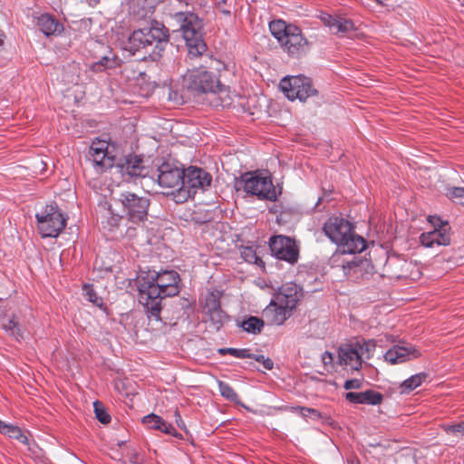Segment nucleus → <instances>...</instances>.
Here are the masks:
<instances>
[{
  "mask_svg": "<svg viewBox=\"0 0 464 464\" xmlns=\"http://www.w3.org/2000/svg\"><path fill=\"white\" fill-rule=\"evenodd\" d=\"M158 172L159 185L163 188L171 189L164 193L174 197L179 188L183 187L184 170L171 163L164 162L159 167Z\"/></svg>",
  "mask_w": 464,
  "mask_h": 464,
  "instance_id": "4468645a",
  "label": "nucleus"
},
{
  "mask_svg": "<svg viewBox=\"0 0 464 464\" xmlns=\"http://www.w3.org/2000/svg\"><path fill=\"white\" fill-rule=\"evenodd\" d=\"M362 385V381L360 379H351L345 381L343 384V388L345 390H357L360 389Z\"/></svg>",
  "mask_w": 464,
  "mask_h": 464,
  "instance_id": "c03bdc74",
  "label": "nucleus"
},
{
  "mask_svg": "<svg viewBox=\"0 0 464 464\" xmlns=\"http://www.w3.org/2000/svg\"><path fill=\"white\" fill-rule=\"evenodd\" d=\"M159 430L166 433V434H169V435H171L173 437H179V433L178 431L176 430V429L169 423L166 422L164 420H162L161 423H160V428L159 429Z\"/></svg>",
  "mask_w": 464,
  "mask_h": 464,
  "instance_id": "37998d69",
  "label": "nucleus"
},
{
  "mask_svg": "<svg viewBox=\"0 0 464 464\" xmlns=\"http://www.w3.org/2000/svg\"><path fill=\"white\" fill-rule=\"evenodd\" d=\"M279 87L291 101L298 99L304 102L317 93L312 84V80L304 75L286 76L281 80Z\"/></svg>",
  "mask_w": 464,
  "mask_h": 464,
  "instance_id": "9b49d317",
  "label": "nucleus"
},
{
  "mask_svg": "<svg viewBox=\"0 0 464 464\" xmlns=\"http://www.w3.org/2000/svg\"><path fill=\"white\" fill-rule=\"evenodd\" d=\"M263 326V320L256 316H249L246 320H244L241 323L243 330L253 334H259L262 331Z\"/></svg>",
  "mask_w": 464,
  "mask_h": 464,
  "instance_id": "bb28decb",
  "label": "nucleus"
},
{
  "mask_svg": "<svg viewBox=\"0 0 464 464\" xmlns=\"http://www.w3.org/2000/svg\"><path fill=\"white\" fill-rule=\"evenodd\" d=\"M174 416H175V420H176V423L177 425L181 428L182 430H186V426H185V423L181 418V415L179 414V411H175V413H174Z\"/></svg>",
  "mask_w": 464,
  "mask_h": 464,
  "instance_id": "09e8293b",
  "label": "nucleus"
},
{
  "mask_svg": "<svg viewBox=\"0 0 464 464\" xmlns=\"http://www.w3.org/2000/svg\"><path fill=\"white\" fill-rule=\"evenodd\" d=\"M443 429L449 435H452L458 438L464 437V421L452 425H444Z\"/></svg>",
  "mask_w": 464,
  "mask_h": 464,
  "instance_id": "c9c22d12",
  "label": "nucleus"
},
{
  "mask_svg": "<svg viewBox=\"0 0 464 464\" xmlns=\"http://www.w3.org/2000/svg\"><path fill=\"white\" fill-rule=\"evenodd\" d=\"M218 384L219 392L222 397L233 402L237 401L238 396L230 384L222 381H218Z\"/></svg>",
  "mask_w": 464,
  "mask_h": 464,
  "instance_id": "c756f323",
  "label": "nucleus"
},
{
  "mask_svg": "<svg viewBox=\"0 0 464 464\" xmlns=\"http://www.w3.org/2000/svg\"><path fill=\"white\" fill-rule=\"evenodd\" d=\"M162 418L155 414H150L142 419V423L145 424L149 429L159 430Z\"/></svg>",
  "mask_w": 464,
  "mask_h": 464,
  "instance_id": "e433bc0d",
  "label": "nucleus"
},
{
  "mask_svg": "<svg viewBox=\"0 0 464 464\" xmlns=\"http://www.w3.org/2000/svg\"><path fill=\"white\" fill-rule=\"evenodd\" d=\"M179 275L173 270L149 272L137 278L139 301L145 307L148 316L160 320L161 302L179 293Z\"/></svg>",
  "mask_w": 464,
  "mask_h": 464,
  "instance_id": "f257e3e1",
  "label": "nucleus"
},
{
  "mask_svg": "<svg viewBox=\"0 0 464 464\" xmlns=\"http://www.w3.org/2000/svg\"><path fill=\"white\" fill-rule=\"evenodd\" d=\"M114 210H121L124 218L137 224L146 219L150 200L130 191L112 192Z\"/></svg>",
  "mask_w": 464,
  "mask_h": 464,
  "instance_id": "6e6552de",
  "label": "nucleus"
},
{
  "mask_svg": "<svg viewBox=\"0 0 464 464\" xmlns=\"http://www.w3.org/2000/svg\"><path fill=\"white\" fill-rule=\"evenodd\" d=\"M169 40L167 28L154 22L149 27L135 30L129 37L130 50L133 53L144 50L153 56H160Z\"/></svg>",
  "mask_w": 464,
  "mask_h": 464,
  "instance_id": "39448f33",
  "label": "nucleus"
},
{
  "mask_svg": "<svg viewBox=\"0 0 464 464\" xmlns=\"http://www.w3.org/2000/svg\"><path fill=\"white\" fill-rule=\"evenodd\" d=\"M211 175L206 170L191 166L184 171L183 187L174 195L176 202H184L192 197L198 189L205 190L210 187Z\"/></svg>",
  "mask_w": 464,
  "mask_h": 464,
  "instance_id": "1a4fd4ad",
  "label": "nucleus"
},
{
  "mask_svg": "<svg viewBox=\"0 0 464 464\" xmlns=\"http://www.w3.org/2000/svg\"><path fill=\"white\" fill-rule=\"evenodd\" d=\"M219 298L214 293H209L205 299L204 311L208 314L211 312L220 309Z\"/></svg>",
  "mask_w": 464,
  "mask_h": 464,
  "instance_id": "2f4dec72",
  "label": "nucleus"
},
{
  "mask_svg": "<svg viewBox=\"0 0 464 464\" xmlns=\"http://www.w3.org/2000/svg\"><path fill=\"white\" fill-rule=\"evenodd\" d=\"M82 290L83 295L89 302L92 303L93 304L99 307L102 305V299L97 295V294L95 293L92 286H90L89 285H85Z\"/></svg>",
  "mask_w": 464,
  "mask_h": 464,
  "instance_id": "72a5a7b5",
  "label": "nucleus"
},
{
  "mask_svg": "<svg viewBox=\"0 0 464 464\" xmlns=\"http://www.w3.org/2000/svg\"><path fill=\"white\" fill-rule=\"evenodd\" d=\"M0 433L7 435L11 439L17 440L24 445L29 443L28 438L24 434L19 427L6 424L2 420H0Z\"/></svg>",
  "mask_w": 464,
  "mask_h": 464,
  "instance_id": "b1692460",
  "label": "nucleus"
},
{
  "mask_svg": "<svg viewBox=\"0 0 464 464\" xmlns=\"http://www.w3.org/2000/svg\"><path fill=\"white\" fill-rule=\"evenodd\" d=\"M448 196L456 200L459 204L464 205V188L453 187L449 189Z\"/></svg>",
  "mask_w": 464,
  "mask_h": 464,
  "instance_id": "4c0bfd02",
  "label": "nucleus"
},
{
  "mask_svg": "<svg viewBox=\"0 0 464 464\" xmlns=\"http://www.w3.org/2000/svg\"><path fill=\"white\" fill-rule=\"evenodd\" d=\"M251 359H255L256 362L262 363L266 370H272L274 367V362L263 354H253Z\"/></svg>",
  "mask_w": 464,
  "mask_h": 464,
  "instance_id": "a19ab883",
  "label": "nucleus"
},
{
  "mask_svg": "<svg viewBox=\"0 0 464 464\" xmlns=\"http://www.w3.org/2000/svg\"><path fill=\"white\" fill-rule=\"evenodd\" d=\"M269 248L273 256L291 265L297 262L299 249L295 241L285 236H275L269 240Z\"/></svg>",
  "mask_w": 464,
  "mask_h": 464,
  "instance_id": "ddd939ff",
  "label": "nucleus"
},
{
  "mask_svg": "<svg viewBox=\"0 0 464 464\" xmlns=\"http://www.w3.org/2000/svg\"><path fill=\"white\" fill-rule=\"evenodd\" d=\"M364 357V347L360 342L342 344L338 349V364L347 370L359 371Z\"/></svg>",
  "mask_w": 464,
  "mask_h": 464,
  "instance_id": "dca6fc26",
  "label": "nucleus"
},
{
  "mask_svg": "<svg viewBox=\"0 0 464 464\" xmlns=\"http://www.w3.org/2000/svg\"><path fill=\"white\" fill-rule=\"evenodd\" d=\"M138 4H142V8L146 10L153 9L161 0H137Z\"/></svg>",
  "mask_w": 464,
  "mask_h": 464,
  "instance_id": "49530a36",
  "label": "nucleus"
},
{
  "mask_svg": "<svg viewBox=\"0 0 464 464\" xmlns=\"http://www.w3.org/2000/svg\"><path fill=\"white\" fill-rule=\"evenodd\" d=\"M219 10L227 16H230L233 0H213Z\"/></svg>",
  "mask_w": 464,
  "mask_h": 464,
  "instance_id": "ea45409f",
  "label": "nucleus"
},
{
  "mask_svg": "<svg viewBox=\"0 0 464 464\" xmlns=\"http://www.w3.org/2000/svg\"><path fill=\"white\" fill-rule=\"evenodd\" d=\"M361 345H363L364 347V357L366 359H369L374 350L375 344L371 341H364Z\"/></svg>",
  "mask_w": 464,
  "mask_h": 464,
  "instance_id": "a18cd8bd",
  "label": "nucleus"
},
{
  "mask_svg": "<svg viewBox=\"0 0 464 464\" xmlns=\"http://www.w3.org/2000/svg\"><path fill=\"white\" fill-rule=\"evenodd\" d=\"M4 37H5L4 34L0 32V46H2L4 44Z\"/></svg>",
  "mask_w": 464,
  "mask_h": 464,
  "instance_id": "3c124183",
  "label": "nucleus"
},
{
  "mask_svg": "<svg viewBox=\"0 0 464 464\" xmlns=\"http://www.w3.org/2000/svg\"><path fill=\"white\" fill-rule=\"evenodd\" d=\"M37 26L46 36L57 34L63 32V24L53 15L48 14H41L37 19Z\"/></svg>",
  "mask_w": 464,
  "mask_h": 464,
  "instance_id": "4be33fe9",
  "label": "nucleus"
},
{
  "mask_svg": "<svg viewBox=\"0 0 464 464\" xmlns=\"http://www.w3.org/2000/svg\"><path fill=\"white\" fill-rule=\"evenodd\" d=\"M321 21L329 30L339 36L350 35L354 30L353 23L346 18L334 16L326 13L320 15Z\"/></svg>",
  "mask_w": 464,
  "mask_h": 464,
  "instance_id": "a211bd4d",
  "label": "nucleus"
},
{
  "mask_svg": "<svg viewBox=\"0 0 464 464\" xmlns=\"http://www.w3.org/2000/svg\"><path fill=\"white\" fill-rule=\"evenodd\" d=\"M345 399L351 403L379 405L383 400V395L373 390H367L361 392H349Z\"/></svg>",
  "mask_w": 464,
  "mask_h": 464,
  "instance_id": "412c9836",
  "label": "nucleus"
},
{
  "mask_svg": "<svg viewBox=\"0 0 464 464\" xmlns=\"http://www.w3.org/2000/svg\"><path fill=\"white\" fill-rule=\"evenodd\" d=\"M420 356V353L411 343L393 345L384 354V360L391 364L402 363Z\"/></svg>",
  "mask_w": 464,
  "mask_h": 464,
  "instance_id": "f3484780",
  "label": "nucleus"
},
{
  "mask_svg": "<svg viewBox=\"0 0 464 464\" xmlns=\"http://www.w3.org/2000/svg\"><path fill=\"white\" fill-rule=\"evenodd\" d=\"M427 373L420 372L414 375H411L408 379H406L401 384V393H409L421 385V383L426 380Z\"/></svg>",
  "mask_w": 464,
  "mask_h": 464,
  "instance_id": "a878e982",
  "label": "nucleus"
},
{
  "mask_svg": "<svg viewBox=\"0 0 464 464\" xmlns=\"http://www.w3.org/2000/svg\"><path fill=\"white\" fill-rule=\"evenodd\" d=\"M242 257L250 264H258L259 262L262 263V260L257 256L255 250H253L251 247H246L243 249Z\"/></svg>",
  "mask_w": 464,
  "mask_h": 464,
  "instance_id": "58836bf2",
  "label": "nucleus"
},
{
  "mask_svg": "<svg viewBox=\"0 0 464 464\" xmlns=\"http://www.w3.org/2000/svg\"><path fill=\"white\" fill-rule=\"evenodd\" d=\"M105 206H107V210L104 216V219L102 220V224L104 228H107L109 230H112L114 227H117L120 224V221L124 218V216L121 212V210L118 208V210H114L113 201L111 200V203H105Z\"/></svg>",
  "mask_w": 464,
  "mask_h": 464,
  "instance_id": "5701e85b",
  "label": "nucleus"
},
{
  "mask_svg": "<svg viewBox=\"0 0 464 464\" xmlns=\"http://www.w3.org/2000/svg\"><path fill=\"white\" fill-rule=\"evenodd\" d=\"M37 228L43 237H57L66 226V218L56 205H46L35 214Z\"/></svg>",
  "mask_w": 464,
  "mask_h": 464,
  "instance_id": "9d476101",
  "label": "nucleus"
},
{
  "mask_svg": "<svg viewBox=\"0 0 464 464\" xmlns=\"http://www.w3.org/2000/svg\"><path fill=\"white\" fill-rule=\"evenodd\" d=\"M344 255H343L340 257V259L335 263V266H333L332 264H331V266L333 267L341 266L343 271V274L345 276H348L353 268L359 266V265L362 261H361V259H358L357 257H353L350 260L342 259V257Z\"/></svg>",
  "mask_w": 464,
  "mask_h": 464,
  "instance_id": "c85d7f7f",
  "label": "nucleus"
},
{
  "mask_svg": "<svg viewBox=\"0 0 464 464\" xmlns=\"http://www.w3.org/2000/svg\"><path fill=\"white\" fill-rule=\"evenodd\" d=\"M136 457H137V459H138V461H139V462H140V459L139 454H138V453H136V452L131 453V455L130 456V459H129V461H130V459L135 460V459H136Z\"/></svg>",
  "mask_w": 464,
  "mask_h": 464,
  "instance_id": "8fccbe9b",
  "label": "nucleus"
},
{
  "mask_svg": "<svg viewBox=\"0 0 464 464\" xmlns=\"http://www.w3.org/2000/svg\"><path fill=\"white\" fill-rule=\"evenodd\" d=\"M183 88L194 95L202 93L217 95L215 106L226 107L230 104V98L226 86L222 85L218 78L203 67L188 70L183 76Z\"/></svg>",
  "mask_w": 464,
  "mask_h": 464,
  "instance_id": "7ed1b4c3",
  "label": "nucleus"
},
{
  "mask_svg": "<svg viewBox=\"0 0 464 464\" xmlns=\"http://www.w3.org/2000/svg\"><path fill=\"white\" fill-rule=\"evenodd\" d=\"M2 327L7 334L13 336L16 341L20 342L24 339V333L14 314L8 320L4 321Z\"/></svg>",
  "mask_w": 464,
  "mask_h": 464,
  "instance_id": "393cba45",
  "label": "nucleus"
},
{
  "mask_svg": "<svg viewBox=\"0 0 464 464\" xmlns=\"http://www.w3.org/2000/svg\"><path fill=\"white\" fill-rule=\"evenodd\" d=\"M299 288L291 284L280 288L265 308L263 314L271 324L282 325L288 319L300 299Z\"/></svg>",
  "mask_w": 464,
  "mask_h": 464,
  "instance_id": "0eeeda50",
  "label": "nucleus"
},
{
  "mask_svg": "<svg viewBox=\"0 0 464 464\" xmlns=\"http://www.w3.org/2000/svg\"><path fill=\"white\" fill-rule=\"evenodd\" d=\"M172 24L177 26L176 31L180 32L188 47L190 57L201 55L207 48L202 39V21L198 15L191 11L176 12L171 15Z\"/></svg>",
  "mask_w": 464,
  "mask_h": 464,
  "instance_id": "20e7f679",
  "label": "nucleus"
},
{
  "mask_svg": "<svg viewBox=\"0 0 464 464\" xmlns=\"http://www.w3.org/2000/svg\"><path fill=\"white\" fill-rule=\"evenodd\" d=\"M114 63L115 61L112 58L104 55L99 61L93 63L91 65V70L95 72H102L106 69L112 68L114 66Z\"/></svg>",
  "mask_w": 464,
  "mask_h": 464,
  "instance_id": "473e14b6",
  "label": "nucleus"
},
{
  "mask_svg": "<svg viewBox=\"0 0 464 464\" xmlns=\"http://www.w3.org/2000/svg\"><path fill=\"white\" fill-rule=\"evenodd\" d=\"M218 353L220 355L230 354L236 358L245 359L252 358L253 353L248 349H237V348H219Z\"/></svg>",
  "mask_w": 464,
  "mask_h": 464,
  "instance_id": "7c9ffc66",
  "label": "nucleus"
},
{
  "mask_svg": "<svg viewBox=\"0 0 464 464\" xmlns=\"http://www.w3.org/2000/svg\"><path fill=\"white\" fill-rule=\"evenodd\" d=\"M269 30L289 56L299 58L308 53L310 44L296 25L283 20H274L269 23Z\"/></svg>",
  "mask_w": 464,
  "mask_h": 464,
  "instance_id": "423d86ee",
  "label": "nucleus"
},
{
  "mask_svg": "<svg viewBox=\"0 0 464 464\" xmlns=\"http://www.w3.org/2000/svg\"><path fill=\"white\" fill-rule=\"evenodd\" d=\"M116 169L122 174V176H129L130 178L145 176V168L142 165V160L137 155H130L125 158L124 162L117 164Z\"/></svg>",
  "mask_w": 464,
  "mask_h": 464,
  "instance_id": "aec40b11",
  "label": "nucleus"
},
{
  "mask_svg": "<svg viewBox=\"0 0 464 464\" xmlns=\"http://www.w3.org/2000/svg\"><path fill=\"white\" fill-rule=\"evenodd\" d=\"M420 243L426 247H434L435 246H449L450 237L447 225L435 227L433 230L424 232L420 237Z\"/></svg>",
  "mask_w": 464,
  "mask_h": 464,
  "instance_id": "6ab92c4d",
  "label": "nucleus"
},
{
  "mask_svg": "<svg viewBox=\"0 0 464 464\" xmlns=\"http://www.w3.org/2000/svg\"><path fill=\"white\" fill-rule=\"evenodd\" d=\"M322 362L324 363V366H328V365H331L333 366L334 364V354L330 352H324L323 354H322Z\"/></svg>",
  "mask_w": 464,
  "mask_h": 464,
  "instance_id": "de8ad7c7",
  "label": "nucleus"
},
{
  "mask_svg": "<svg viewBox=\"0 0 464 464\" xmlns=\"http://www.w3.org/2000/svg\"><path fill=\"white\" fill-rule=\"evenodd\" d=\"M244 190L260 199H276V188L268 175L246 173L243 176Z\"/></svg>",
  "mask_w": 464,
  "mask_h": 464,
  "instance_id": "f8f14e48",
  "label": "nucleus"
},
{
  "mask_svg": "<svg viewBox=\"0 0 464 464\" xmlns=\"http://www.w3.org/2000/svg\"><path fill=\"white\" fill-rule=\"evenodd\" d=\"M94 2H98V0H93Z\"/></svg>",
  "mask_w": 464,
  "mask_h": 464,
  "instance_id": "603ef678",
  "label": "nucleus"
},
{
  "mask_svg": "<svg viewBox=\"0 0 464 464\" xmlns=\"http://www.w3.org/2000/svg\"><path fill=\"white\" fill-rule=\"evenodd\" d=\"M300 412L304 417H310L314 420H318L321 418V413L313 408L300 407Z\"/></svg>",
  "mask_w": 464,
  "mask_h": 464,
  "instance_id": "79ce46f5",
  "label": "nucleus"
},
{
  "mask_svg": "<svg viewBox=\"0 0 464 464\" xmlns=\"http://www.w3.org/2000/svg\"><path fill=\"white\" fill-rule=\"evenodd\" d=\"M323 230L338 246V250L330 258V264L333 266H335L343 255L362 253L366 248L365 239L355 234L352 224L343 218H329L324 224Z\"/></svg>",
  "mask_w": 464,
  "mask_h": 464,
  "instance_id": "f03ea898",
  "label": "nucleus"
},
{
  "mask_svg": "<svg viewBox=\"0 0 464 464\" xmlns=\"http://www.w3.org/2000/svg\"><path fill=\"white\" fill-rule=\"evenodd\" d=\"M110 144L105 140H93L89 150V160L96 172L102 173L114 167V156L109 150Z\"/></svg>",
  "mask_w": 464,
  "mask_h": 464,
  "instance_id": "2eb2a0df",
  "label": "nucleus"
},
{
  "mask_svg": "<svg viewBox=\"0 0 464 464\" xmlns=\"http://www.w3.org/2000/svg\"><path fill=\"white\" fill-rule=\"evenodd\" d=\"M207 316L212 327L217 331H218L227 320V314L221 308L208 314Z\"/></svg>",
  "mask_w": 464,
  "mask_h": 464,
  "instance_id": "cd10ccee",
  "label": "nucleus"
},
{
  "mask_svg": "<svg viewBox=\"0 0 464 464\" xmlns=\"http://www.w3.org/2000/svg\"><path fill=\"white\" fill-rule=\"evenodd\" d=\"M96 418L102 424H108L111 421L110 414L102 407L99 401L93 402Z\"/></svg>",
  "mask_w": 464,
  "mask_h": 464,
  "instance_id": "f704fd0d",
  "label": "nucleus"
}]
</instances>
